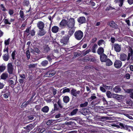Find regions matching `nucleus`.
Instances as JSON below:
<instances>
[{"mask_svg":"<svg viewBox=\"0 0 133 133\" xmlns=\"http://www.w3.org/2000/svg\"><path fill=\"white\" fill-rule=\"evenodd\" d=\"M37 64H30L28 66L29 67V69L34 68L37 65Z\"/></svg>","mask_w":133,"mask_h":133,"instance_id":"58836bf2","label":"nucleus"},{"mask_svg":"<svg viewBox=\"0 0 133 133\" xmlns=\"http://www.w3.org/2000/svg\"><path fill=\"white\" fill-rule=\"evenodd\" d=\"M40 30L38 34V35L40 36H42L46 34V32L43 29Z\"/></svg>","mask_w":133,"mask_h":133,"instance_id":"6ab92c4d","label":"nucleus"},{"mask_svg":"<svg viewBox=\"0 0 133 133\" xmlns=\"http://www.w3.org/2000/svg\"><path fill=\"white\" fill-rule=\"evenodd\" d=\"M30 51L33 54H35L36 53L37 54H39L41 52L40 50L37 48H34V49H31Z\"/></svg>","mask_w":133,"mask_h":133,"instance_id":"dca6fc26","label":"nucleus"},{"mask_svg":"<svg viewBox=\"0 0 133 133\" xmlns=\"http://www.w3.org/2000/svg\"><path fill=\"white\" fill-rule=\"evenodd\" d=\"M37 27L40 29H43L44 27V23L42 21H39L37 24Z\"/></svg>","mask_w":133,"mask_h":133,"instance_id":"ddd939ff","label":"nucleus"},{"mask_svg":"<svg viewBox=\"0 0 133 133\" xmlns=\"http://www.w3.org/2000/svg\"><path fill=\"white\" fill-rule=\"evenodd\" d=\"M57 104L58 105L59 107L61 108H62L63 107V105L62 103L61 100L60 99H58L57 102Z\"/></svg>","mask_w":133,"mask_h":133,"instance_id":"7c9ffc66","label":"nucleus"},{"mask_svg":"<svg viewBox=\"0 0 133 133\" xmlns=\"http://www.w3.org/2000/svg\"><path fill=\"white\" fill-rule=\"evenodd\" d=\"M9 53H6L3 56V60L5 61H7L9 59Z\"/></svg>","mask_w":133,"mask_h":133,"instance_id":"b1692460","label":"nucleus"},{"mask_svg":"<svg viewBox=\"0 0 133 133\" xmlns=\"http://www.w3.org/2000/svg\"><path fill=\"white\" fill-rule=\"evenodd\" d=\"M91 51L90 49H88L86 51H83L82 53V54L83 56H84L89 53Z\"/></svg>","mask_w":133,"mask_h":133,"instance_id":"2f4dec72","label":"nucleus"},{"mask_svg":"<svg viewBox=\"0 0 133 133\" xmlns=\"http://www.w3.org/2000/svg\"><path fill=\"white\" fill-rule=\"evenodd\" d=\"M111 42L112 43H114L115 40V39L113 37H111L110 38Z\"/></svg>","mask_w":133,"mask_h":133,"instance_id":"338daca9","label":"nucleus"},{"mask_svg":"<svg viewBox=\"0 0 133 133\" xmlns=\"http://www.w3.org/2000/svg\"><path fill=\"white\" fill-rule=\"evenodd\" d=\"M116 3H117L118 2L120 3V4H119V6L120 7H121L123 4V0H116L115 1Z\"/></svg>","mask_w":133,"mask_h":133,"instance_id":"72a5a7b5","label":"nucleus"},{"mask_svg":"<svg viewBox=\"0 0 133 133\" xmlns=\"http://www.w3.org/2000/svg\"><path fill=\"white\" fill-rule=\"evenodd\" d=\"M128 53L132 54H133V51L132 48H129V49Z\"/></svg>","mask_w":133,"mask_h":133,"instance_id":"13d9d810","label":"nucleus"},{"mask_svg":"<svg viewBox=\"0 0 133 133\" xmlns=\"http://www.w3.org/2000/svg\"><path fill=\"white\" fill-rule=\"evenodd\" d=\"M104 50L103 48L100 47L98 49L97 52L98 54L101 55L104 54Z\"/></svg>","mask_w":133,"mask_h":133,"instance_id":"393cba45","label":"nucleus"},{"mask_svg":"<svg viewBox=\"0 0 133 133\" xmlns=\"http://www.w3.org/2000/svg\"><path fill=\"white\" fill-rule=\"evenodd\" d=\"M75 21L74 18H70L67 22V25L69 28H74L75 24Z\"/></svg>","mask_w":133,"mask_h":133,"instance_id":"7ed1b4c3","label":"nucleus"},{"mask_svg":"<svg viewBox=\"0 0 133 133\" xmlns=\"http://www.w3.org/2000/svg\"><path fill=\"white\" fill-rule=\"evenodd\" d=\"M75 38L77 40L80 41L83 38V33L81 30L76 31L74 33Z\"/></svg>","mask_w":133,"mask_h":133,"instance_id":"f03ea898","label":"nucleus"},{"mask_svg":"<svg viewBox=\"0 0 133 133\" xmlns=\"http://www.w3.org/2000/svg\"><path fill=\"white\" fill-rule=\"evenodd\" d=\"M29 2L28 1L24 0L23 2V5L24 6H28L29 4Z\"/></svg>","mask_w":133,"mask_h":133,"instance_id":"c85d7f7f","label":"nucleus"},{"mask_svg":"<svg viewBox=\"0 0 133 133\" xmlns=\"http://www.w3.org/2000/svg\"><path fill=\"white\" fill-rule=\"evenodd\" d=\"M130 75L129 74H127L125 75V77L127 79H129L130 78Z\"/></svg>","mask_w":133,"mask_h":133,"instance_id":"052dcab7","label":"nucleus"},{"mask_svg":"<svg viewBox=\"0 0 133 133\" xmlns=\"http://www.w3.org/2000/svg\"><path fill=\"white\" fill-rule=\"evenodd\" d=\"M28 117L30 120H31L33 119L34 118V116L32 115L29 116H28Z\"/></svg>","mask_w":133,"mask_h":133,"instance_id":"680f3d73","label":"nucleus"},{"mask_svg":"<svg viewBox=\"0 0 133 133\" xmlns=\"http://www.w3.org/2000/svg\"><path fill=\"white\" fill-rule=\"evenodd\" d=\"M116 127L118 128H121V129L126 130L129 132L130 131L131 129L133 130V127L125 125L124 123H119V125H116Z\"/></svg>","mask_w":133,"mask_h":133,"instance_id":"f257e3e1","label":"nucleus"},{"mask_svg":"<svg viewBox=\"0 0 133 133\" xmlns=\"http://www.w3.org/2000/svg\"><path fill=\"white\" fill-rule=\"evenodd\" d=\"M59 30L58 27L57 26H54L52 28V31L53 33H56Z\"/></svg>","mask_w":133,"mask_h":133,"instance_id":"412c9836","label":"nucleus"},{"mask_svg":"<svg viewBox=\"0 0 133 133\" xmlns=\"http://www.w3.org/2000/svg\"><path fill=\"white\" fill-rule=\"evenodd\" d=\"M92 0H91L90 1L89 3L90 4L92 5V6H94L95 5V3L92 1Z\"/></svg>","mask_w":133,"mask_h":133,"instance_id":"e2e57ef3","label":"nucleus"},{"mask_svg":"<svg viewBox=\"0 0 133 133\" xmlns=\"http://www.w3.org/2000/svg\"><path fill=\"white\" fill-rule=\"evenodd\" d=\"M107 25L114 29H117L118 28V25L113 21L108 22L107 23Z\"/></svg>","mask_w":133,"mask_h":133,"instance_id":"423d86ee","label":"nucleus"},{"mask_svg":"<svg viewBox=\"0 0 133 133\" xmlns=\"http://www.w3.org/2000/svg\"><path fill=\"white\" fill-rule=\"evenodd\" d=\"M128 3L130 5L133 3V0H128Z\"/></svg>","mask_w":133,"mask_h":133,"instance_id":"774afa93","label":"nucleus"},{"mask_svg":"<svg viewBox=\"0 0 133 133\" xmlns=\"http://www.w3.org/2000/svg\"><path fill=\"white\" fill-rule=\"evenodd\" d=\"M9 92H8V93L4 94L3 95L4 97L5 98H7L8 97V96H9Z\"/></svg>","mask_w":133,"mask_h":133,"instance_id":"603ef678","label":"nucleus"},{"mask_svg":"<svg viewBox=\"0 0 133 133\" xmlns=\"http://www.w3.org/2000/svg\"><path fill=\"white\" fill-rule=\"evenodd\" d=\"M69 37L68 36L66 37H63L61 39V42L64 45H65L68 43L69 40Z\"/></svg>","mask_w":133,"mask_h":133,"instance_id":"1a4fd4ad","label":"nucleus"},{"mask_svg":"<svg viewBox=\"0 0 133 133\" xmlns=\"http://www.w3.org/2000/svg\"><path fill=\"white\" fill-rule=\"evenodd\" d=\"M70 91V90L69 88L65 89H63V91L62 92L63 93H65L66 92H69Z\"/></svg>","mask_w":133,"mask_h":133,"instance_id":"49530a36","label":"nucleus"},{"mask_svg":"<svg viewBox=\"0 0 133 133\" xmlns=\"http://www.w3.org/2000/svg\"><path fill=\"white\" fill-rule=\"evenodd\" d=\"M26 55L27 58L28 59L30 58V52L29 50H27L26 51Z\"/></svg>","mask_w":133,"mask_h":133,"instance_id":"a18cd8bd","label":"nucleus"},{"mask_svg":"<svg viewBox=\"0 0 133 133\" xmlns=\"http://www.w3.org/2000/svg\"><path fill=\"white\" fill-rule=\"evenodd\" d=\"M106 95L108 97L111 98L112 96V95L111 92L109 91H107L106 92Z\"/></svg>","mask_w":133,"mask_h":133,"instance_id":"c9c22d12","label":"nucleus"},{"mask_svg":"<svg viewBox=\"0 0 133 133\" xmlns=\"http://www.w3.org/2000/svg\"><path fill=\"white\" fill-rule=\"evenodd\" d=\"M106 62V65L107 66H110L113 64L112 62L109 59H108L105 62Z\"/></svg>","mask_w":133,"mask_h":133,"instance_id":"4be33fe9","label":"nucleus"},{"mask_svg":"<svg viewBox=\"0 0 133 133\" xmlns=\"http://www.w3.org/2000/svg\"><path fill=\"white\" fill-rule=\"evenodd\" d=\"M88 102H86L83 103L81 104L80 105V106L81 108L85 107L88 105Z\"/></svg>","mask_w":133,"mask_h":133,"instance_id":"473e14b6","label":"nucleus"},{"mask_svg":"<svg viewBox=\"0 0 133 133\" xmlns=\"http://www.w3.org/2000/svg\"><path fill=\"white\" fill-rule=\"evenodd\" d=\"M77 21L81 24L85 23L86 21V19L84 17H81L77 19Z\"/></svg>","mask_w":133,"mask_h":133,"instance_id":"f8f14e48","label":"nucleus"},{"mask_svg":"<svg viewBox=\"0 0 133 133\" xmlns=\"http://www.w3.org/2000/svg\"><path fill=\"white\" fill-rule=\"evenodd\" d=\"M115 9L114 8L112 7L111 6H109V7H107L106 8L105 10L107 11H108L110 10H113V9Z\"/></svg>","mask_w":133,"mask_h":133,"instance_id":"de8ad7c7","label":"nucleus"},{"mask_svg":"<svg viewBox=\"0 0 133 133\" xmlns=\"http://www.w3.org/2000/svg\"><path fill=\"white\" fill-rule=\"evenodd\" d=\"M7 71L10 74H13L14 68L12 63H9L7 65Z\"/></svg>","mask_w":133,"mask_h":133,"instance_id":"20e7f679","label":"nucleus"},{"mask_svg":"<svg viewBox=\"0 0 133 133\" xmlns=\"http://www.w3.org/2000/svg\"><path fill=\"white\" fill-rule=\"evenodd\" d=\"M49 110V107L47 106H45L42 108L41 111L44 112L46 113L48 112Z\"/></svg>","mask_w":133,"mask_h":133,"instance_id":"5701e85b","label":"nucleus"},{"mask_svg":"<svg viewBox=\"0 0 133 133\" xmlns=\"http://www.w3.org/2000/svg\"><path fill=\"white\" fill-rule=\"evenodd\" d=\"M31 35L32 36H34L35 35V32L34 30H33L31 32Z\"/></svg>","mask_w":133,"mask_h":133,"instance_id":"0e129e2a","label":"nucleus"},{"mask_svg":"<svg viewBox=\"0 0 133 133\" xmlns=\"http://www.w3.org/2000/svg\"><path fill=\"white\" fill-rule=\"evenodd\" d=\"M47 59L50 62H51L52 58H51V57L50 55L47 56Z\"/></svg>","mask_w":133,"mask_h":133,"instance_id":"4d7b16f0","label":"nucleus"},{"mask_svg":"<svg viewBox=\"0 0 133 133\" xmlns=\"http://www.w3.org/2000/svg\"><path fill=\"white\" fill-rule=\"evenodd\" d=\"M54 111L57 110L58 109V107L57 104H54Z\"/></svg>","mask_w":133,"mask_h":133,"instance_id":"864d4df0","label":"nucleus"},{"mask_svg":"<svg viewBox=\"0 0 133 133\" xmlns=\"http://www.w3.org/2000/svg\"><path fill=\"white\" fill-rule=\"evenodd\" d=\"M80 91H77L74 88H73L71 91V95L74 97L78 96L80 94Z\"/></svg>","mask_w":133,"mask_h":133,"instance_id":"0eeeda50","label":"nucleus"},{"mask_svg":"<svg viewBox=\"0 0 133 133\" xmlns=\"http://www.w3.org/2000/svg\"><path fill=\"white\" fill-rule=\"evenodd\" d=\"M48 61L45 60L43 61L41 63V65L43 66H45L48 64Z\"/></svg>","mask_w":133,"mask_h":133,"instance_id":"cd10ccee","label":"nucleus"},{"mask_svg":"<svg viewBox=\"0 0 133 133\" xmlns=\"http://www.w3.org/2000/svg\"><path fill=\"white\" fill-rule=\"evenodd\" d=\"M107 56L104 54L100 55V59L102 62H105L107 59Z\"/></svg>","mask_w":133,"mask_h":133,"instance_id":"4468645a","label":"nucleus"},{"mask_svg":"<svg viewBox=\"0 0 133 133\" xmlns=\"http://www.w3.org/2000/svg\"><path fill=\"white\" fill-rule=\"evenodd\" d=\"M8 82L11 85H15L14 81L12 80H9Z\"/></svg>","mask_w":133,"mask_h":133,"instance_id":"5fc2aeb1","label":"nucleus"},{"mask_svg":"<svg viewBox=\"0 0 133 133\" xmlns=\"http://www.w3.org/2000/svg\"><path fill=\"white\" fill-rule=\"evenodd\" d=\"M54 121V120H49L46 123L47 125H52L53 124H54L53 122Z\"/></svg>","mask_w":133,"mask_h":133,"instance_id":"c756f323","label":"nucleus"},{"mask_svg":"<svg viewBox=\"0 0 133 133\" xmlns=\"http://www.w3.org/2000/svg\"><path fill=\"white\" fill-rule=\"evenodd\" d=\"M10 41V38H8L7 40H5L4 41V44L5 45H9Z\"/></svg>","mask_w":133,"mask_h":133,"instance_id":"ea45409f","label":"nucleus"},{"mask_svg":"<svg viewBox=\"0 0 133 133\" xmlns=\"http://www.w3.org/2000/svg\"><path fill=\"white\" fill-rule=\"evenodd\" d=\"M114 65V66L116 68L119 69L120 68L122 65V62L119 60H115Z\"/></svg>","mask_w":133,"mask_h":133,"instance_id":"39448f33","label":"nucleus"},{"mask_svg":"<svg viewBox=\"0 0 133 133\" xmlns=\"http://www.w3.org/2000/svg\"><path fill=\"white\" fill-rule=\"evenodd\" d=\"M19 15L21 18L23 19L24 18V14L23 11L22 10H20L19 12Z\"/></svg>","mask_w":133,"mask_h":133,"instance_id":"79ce46f5","label":"nucleus"},{"mask_svg":"<svg viewBox=\"0 0 133 133\" xmlns=\"http://www.w3.org/2000/svg\"><path fill=\"white\" fill-rule=\"evenodd\" d=\"M102 101H103V102H104V105H107V102L106 101L105 99L103 97L102 99Z\"/></svg>","mask_w":133,"mask_h":133,"instance_id":"6e6d98bb","label":"nucleus"},{"mask_svg":"<svg viewBox=\"0 0 133 133\" xmlns=\"http://www.w3.org/2000/svg\"><path fill=\"white\" fill-rule=\"evenodd\" d=\"M97 44H95L92 47V52L93 53L96 52V48L97 47Z\"/></svg>","mask_w":133,"mask_h":133,"instance_id":"a19ab883","label":"nucleus"},{"mask_svg":"<svg viewBox=\"0 0 133 133\" xmlns=\"http://www.w3.org/2000/svg\"><path fill=\"white\" fill-rule=\"evenodd\" d=\"M100 89L103 92H105L106 91L105 89L103 87H101Z\"/></svg>","mask_w":133,"mask_h":133,"instance_id":"bf43d9fd","label":"nucleus"},{"mask_svg":"<svg viewBox=\"0 0 133 133\" xmlns=\"http://www.w3.org/2000/svg\"><path fill=\"white\" fill-rule=\"evenodd\" d=\"M56 73V72L54 70L51 69L48 71L46 73L47 76L49 77H51Z\"/></svg>","mask_w":133,"mask_h":133,"instance_id":"6e6552de","label":"nucleus"},{"mask_svg":"<svg viewBox=\"0 0 133 133\" xmlns=\"http://www.w3.org/2000/svg\"><path fill=\"white\" fill-rule=\"evenodd\" d=\"M69 98L68 96H65L63 97V101L65 103H68L69 101Z\"/></svg>","mask_w":133,"mask_h":133,"instance_id":"bb28decb","label":"nucleus"},{"mask_svg":"<svg viewBox=\"0 0 133 133\" xmlns=\"http://www.w3.org/2000/svg\"><path fill=\"white\" fill-rule=\"evenodd\" d=\"M43 52L44 53H47L49 52L50 50V48L47 45H45L43 47Z\"/></svg>","mask_w":133,"mask_h":133,"instance_id":"a211bd4d","label":"nucleus"},{"mask_svg":"<svg viewBox=\"0 0 133 133\" xmlns=\"http://www.w3.org/2000/svg\"><path fill=\"white\" fill-rule=\"evenodd\" d=\"M113 90L116 93H117L120 92L121 91V89L119 86H117L113 88Z\"/></svg>","mask_w":133,"mask_h":133,"instance_id":"f3484780","label":"nucleus"},{"mask_svg":"<svg viewBox=\"0 0 133 133\" xmlns=\"http://www.w3.org/2000/svg\"><path fill=\"white\" fill-rule=\"evenodd\" d=\"M67 22L65 19H63L60 22V25L61 27L65 26L67 24Z\"/></svg>","mask_w":133,"mask_h":133,"instance_id":"a878e982","label":"nucleus"},{"mask_svg":"<svg viewBox=\"0 0 133 133\" xmlns=\"http://www.w3.org/2000/svg\"><path fill=\"white\" fill-rule=\"evenodd\" d=\"M16 52L15 50L11 54V57H12V59L13 60H14L15 59V52Z\"/></svg>","mask_w":133,"mask_h":133,"instance_id":"09e8293b","label":"nucleus"},{"mask_svg":"<svg viewBox=\"0 0 133 133\" xmlns=\"http://www.w3.org/2000/svg\"><path fill=\"white\" fill-rule=\"evenodd\" d=\"M124 96L121 95H117V99H120L124 98Z\"/></svg>","mask_w":133,"mask_h":133,"instance_id":"37998d69","label":"nucleus"},{"mask_svg":"<svg viewBox=\"0 0 133 133\" xmlns=\"http://www.w3.org/2000/svg\"><path fill=\"white\" fill-rule=\"evenodd\" d=\"M29 103L28 101V102H24L22 103V105L21 106V107L22 108L23 107H25Z\"/></svg>","mask_w":133,"mask_h":133,"instance_id":"c03bdc74","label":"nucleus"},{"mask_svg":"<svg viewBox=\"0 0 133 133\" xmlns=\"http://www.w3.org/2000/svg\"><path fill=\"white\" fill-rule=\"evenodd\" d=\"M78 109H76L74 110L71 112V115H75L76 113L78 111Z\"/></svg>","mask_w":133,"mask_h":133,"instance_id":"4c0bfd02","label":"nucleus"},{"mask_svg":"<svg viewBox=\"0 0 133 133\" xmlns=\"http://www.w3.org/2000/svg\"><path fill=\"white\" fill-rule=\"evenodd\" d=\"M5 66L3 65H2L1 66L0 65V71L2 72L5 69Z\"/></svg>","mask_w":133,"mask_h":133,"instance_id":"e433bc0d","label":"nucleus"},{"mask_svg":"<svg viewBox=\"0 0 133 133\" xmlns=\"http://www.w3.org/2000/svg\"><path fill=\"white\" fill-rule=\"evenodd\" d=\"M75 31V30L74 28H70L68 31V35L70 36H71Z\"/></svg>","mask_w":133,"mask_h":133,"instance_id":"aec40b11","label":"nucleus"},{"mask_svg":"<svg viewBox=\"0 0 133 133\" xmlns=\"http://www.w3.org/2000/svg\"><path fill=\"white\" fill-rule=\"evenodd\" d=\"M113 46L115 50L117 52H119L121 50V45L117 44H114Z\"/></svg>","mask_w":133,"mask_h":133,"instance_id":"9b49d317","label":"nucleus"},{"mask_svg":"<svg viewBox=\"0 0 133 133\" xmlns=\"http://www.w3.org/2000/svg\"><path fill=\"white\" fill-rule=\"evenodd\" d=\"M4 23L6 24H10L11 23L9 22L8 19H5L4 20Z\"/></svg>","mask_w":133,"mask_h":133,"instance_id":"8fccbe9b","label":"nucleus"},{"mask_svg":"<svg viewBox=\"0 0 133 133\" xmlns=\"http://www.w3.org/2000/svg\"><path fill=\"white\" fill-rule=\"evenodd\" d=\"M105 43L103 39L100 40L98 42V44L99 46H100L103 44Z\"/></svg>","mask_w":133,"mask_h":133,"instance_id":"f704fd0d","label":"nucleus"},{"mask_svg":"<svg viewBox=\"0 0 133 133\" xmlns=\"http://www.w3.org/2000/svg\"><path fill=\"white\" fill-rule=\"evenodd\" d=\"M8 74L6 72L3 73L1 76V79L3 80H5L8 77Z\"/></svg>","mask_w":133,"mask_h":133,"instance_id":"2eb2a0df","label":"nucleus"},{"mask_svg":"<svg viewBox=\"0 0 133 133\" xmlns=\"http://www.w3.org/2000/svg\"><path fill=\"white\" fill-rule=\"evenodd\" d=\"M132 54L128 53V56H127V57L128 58V61L130 59V57L132 56Z\"/></svg>","mask_w":133,"mask_h":133,"instance_id":"69168bd1","label":"nucleus"},{"mask_svg":"<svg viewBox=\"0 0 133 133\" xmlns=\"http://www.w3.org/2000/svg\"><path fill=\"white\" fill-rule=\"evenodd\" d=\"M132 114L129 115V114H126V116L129 118L130 119H133V115H132Z\"/></svg>","mask_w":133,"mask_h":133,"instance_id":"3c124183","label":"nucleus"},{"mask_svg":"<svg viewBox=\"0 0 133 133\" xmlns=\"http://www.w3.org/2000/svg\"><path fill=\"white\" fill-rule=\"evenodd\" d=\"M127 55L124 53H122L120 54L119 59L121 61H125L127 59L128 60Z\"/></svg>","mask_w":133,"mask_h":133,"instance_id":"9d476101","label":"nucleus"}]
</instances>
